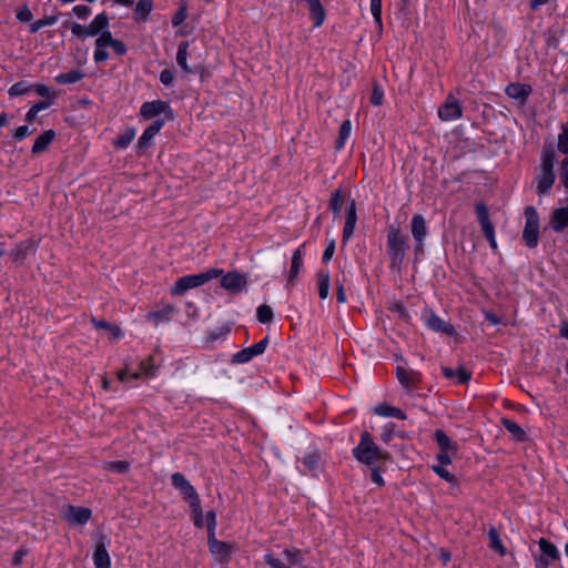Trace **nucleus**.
<instances>
[{
    "mask_svg": "<svg viewBox=\"0 0 568 568\" xmlns=\"http://www.w3.org/2000/svg\"><path fill=\"white\" fill-rule=\"evenodd\" d=\"M555 150L551 144L545 145L541 153V163L539 172L536 176L537 194H546L555 183L556 175L554 171L555 165Z\"/></svg>",
    "mask_w": 568,
    "mask_h": 568,
    "instance_id": "obj_1",
    "label": "nucleus"
},
{
    "mask_svg": "<svg viewBox=\"0 0 568 568\" xmlns=\"http://www.w3.org/2000/svg\"><path fill=\"white\" fill-rule=\"evenodd\" d=\"M407 241L408 236L398 226L389 225L387 227V253L392 268H400L408 250Z\"/></svg>",
    "mask_w": 568,
    "mask_h": 568,
    "instance_id": "obj_2",
    "label": "nucleus"
},
{
    "mask_svg": "<svg viewBox=\"0 0 568 568\" xmlns=\"http://www.w3.org/2000/svg\"><path fill=\"white\" fill-rule=\"evenodd\" d=\"M353 454L358 462L368 466L379 459H390V455L379 449V447L373 442L368 432H364L362 434L361 442L358 446L353 449Z\"/></svg>",
    "mask_w": 568,
    "mask_h": 568,
    "instance_id": "obj_3",
    "label": "nucleus"
},
{
    "mask_svg": "<svg viewBox=\"0 0 568 568\" xmlns=\"http://www.w3.org/2000/svg\"><path fill=\"white\" fill-rule=\"evenodd\" d=\"M222 274V270L211 268L204 273L180 277L175 282L174 286L171 287V294L183 295L186 291L199 287L206 282L221 276Z\"/></svg>",
    "mask_w": 568,
    "mask_h": 568,
    "instance_id": "obj_4",
    "label": "nucleus"
},
{
    "mask_svg": "<svg viewBox=\"0 0 568 568\" xmlns=\"http://www.w3.org/2000/svg\"><path fill=\"white\" fill-rule=\"evenodd\" d=\"M526 224L523 232V240L529 248H535L539 240V217L532 206L525 209Z\"/></svg>",
    "mask_w": 568,
    "mask_h": 568,
    "instance_id": "obj_5",
    "label": "nucleus"
},
{
    "mask_svg": "<svg viewBox=\"0 0 568 568\" xmlns=\"http://www.w3.org/2000/svg\"><path fill=\"white\" fill-rule=\"evenodd\" d=\"M172 485L180 490L183 495V499L193 505V503H200L199 494L195 488L189 483V480L181 473H174L171 477Z\"/></svg>",
    "mask_w": 568,
    "mask_h": 568,
    "instance_id": "obj_6",
    "label": "nucleus"
},
{
    "mask_svg": "<svg viewBox=\"0 0 568 568\" xmlns=\"http://www.w3.org/2000/svg\"><path fill=\"white\" fill-rule=\"evenodd\" d=\"M207 545L210 552L215 556L217 561L221 564L229 562L233 551L232 544L217 540L215 536H207Z\"/></svg>",
    "mask_w": 568,
    "mask_h": 568,
    "instance_id": "obj_7",
    "label": "nucleus"
},
{
    "mask_svg": "<svg viewBox=\"0 0 568 568\" xmlns=\"http://www.w3.org/2000/svg\"><path fill=\"white\" fill-rule=\"evenodd\" d=\"M268 344V337L266 336L261 342L241 349L240 352L235 353L232 357L233 364H244L250 362L254 356L261 355L265 352Z\"/></svg>",
    "mask_w": 568,
    "mask_h": 568,
    "instance_id": "obj_8",
    "label": "nucleus"
},
{
    "mask_svg": "<svg viewBox=\"0 0 568 568\" xmlns=\"http://www.w3.org/2000/svg\"><path fill=\"white\" fill-rule=\"evenodd\" d=\"M462 114L463 109L460 103L453 97V94H448L445 103L438 109V116L443 121H452L459 119Z\"/></svg>",
    "mask_w": 568,
    "mask_h": 568,
    "instance_id": "obj_9",
    "label": "nucleus"
},
{
    "mask_svg": "<svg viewBox=\"0 0 568 568\" xmlns=\"http://www.w3.org/2000/svg\"><path fill=\"white\" fill-rule=\"evenodd\" d=\"M396 377L400 385L407 390V393H412L414 389H416L422 381L420 374L418 372L407 371L403 366L396 367Z\"/></svg>",
    "mask_w": 568,
    "mask_h": 568,
    "instance_id": "obj_10",
    "label": "nucleus"
},
{
    "mask_svg": "<svg viewBox=\"0 0 568 568\" xmlns=\"http://www.w3.org/2000/svg\"><path fill=\"white\" fill-rule=\"evenodd\" d=\"M246 284V277L237 272H229L221 278V286L233 294L240 293Z\"/></svg>",
    "mask_w": 568,
    "mask_h": 568,
    "instance_id": "obj_11",
    "label": "nucleus"
},
{
    "mask_svg": "<svg viewBox=\"0 0 568 568\" xmlns=\"http://www.w3.org/2000/svg\"><path fill=\"white\" fill-rule=\"evenodd\" d=\"M506 94L516 101H518L519 105H525L528 97L532 92V88L526 83H510L505 89Z\"/></svg>",
    "mask_w": 568,
    "mask_h": 568,
    "instance_id": "obj_12",
    "label": "nucleus"
},
{
    "mask_svg": "<svg viewBox=\"0 0 568 568\" xmlns=\"http://www.w3.org/2000/svg\"><path fill=\"white\" fill-rule=\"evenodd\" d=\"M410 229L414 240L416 241V252L423 251V240L427 234L426 221L420 214L413 216Z\"/></svg>",
    "mask_w": 568,
    "mask_h": 568,
    "instance_id": "obj_13",
    "label": "nucleus"
},
{
    "mask_svg": "<svg viewBox=\"0 0 568 568\" xmlns=\"http://www.w3.org/2000/svg\"><path fill=\"white\" fill-rule=\"evenodd\" d=\"M538 545L542 552V555L539 558V561L544 566H548V565L559 560L560 555H559L557 547L552 542H550L548 539L540 538L538 540Z\"/></svg>",
    "mask_w": 568,
    "mask_h": 568,
    "instance_id": "obj_14",
    "label": "nucleus"
},
{
    "mask_svg": "<svg viewBox=\"0 0 568 568\" xmlns=\"http://www.w3.org/2000/svg\"><path fill=\"white\" fill-rule=\"evenodd\" d=\"M170 110V105L168 102L162 100H154L150 102H144L140 109V115L144 119H152L156 115L164 113Z\"/></svg>",
    "mask_w": 568,
    "mask_h": 568,
    "instance_id": "obj_15",
    "label": "nucleus"
},
{
    "mask_svg": "<svg viewBox=\"0 0 568 568\" xmlns=\"http://www.w3.org/2000/svg\"><path fill=\"white\" fill-rule=\"evenodd\" d=\"M92 516V511L87 507L68 506V513L65 519L73 525H84Z\"/></svg>",
    "mask_w": 568,
    "mask_h": 568,
    "instance_id": "obj_16",
    "label": "nucleus"
},
{
    "mask_svg": "<svg viewBox=\"0 0 568 568\" xmlns=\"http://www.w3.org/2000/svg\"><path fill=\"white\" fill-rule=\"evenodd\" d=\"M105 537L101 535L99 540L95 544V549L93 552V562L95 568H110L111 560L110 556L105 548Z\"/></svg>",
    "mask_w": 568,
    "mask_h": 568,
    "instance_id": "obj_17",
    "label": "nucleus"
},
{
    "mask_svg": "<svg viewBox=\"0 0 568 568\" xmlns=\"http://www.w3.org/2000/svg\"><path fill=\"white\" fill-rule=\"evenodd\" d=\"M115 3L131 7L133 4L132 0H115ZM153 8V1L152 0H139L134 12H135V19L136 20H143L145 21Z\"/></svg>",
    "mask_w": 568,
    "mask_h": 568,
    "instance_id": "obj_18",
    "label": "nucleus"
},
{
    "mask_svg": "<svg viewBox=\"0 0 568 568\" xmlns=\"http://www.w3.org/2000/svg\"><path fill=\"white\" fill-rule=\"evenodd\" d=\"M357 221L356 203L352 200L346 210L345 224L343 229V241H348L354 233L355 224Z\"/></svg>",
    "mask_w": 568,
    "mask_h": 568,
    "instance_id": "obj_19",
    "label": "nucleus"
},
{
    "mask_svg": "<svg viewBox=\"0 0 568 568\" xmlns=\"http://www.w3.org/2000/svg\"><path fill=\"white\" fill-rule=\"evenodd\" d=\"M165 121L163 119H158L153 121L140 136L136 146L139 149H145L150 145L151 140L160 132L163 128Z\"/></svg>",
    "mask_w": 568,
    "mask_h": 568,
    "instance_id": "obj_20",
    "label": "nucleus"
},
{
    "mask_svg": "<svg viewBox=\"0 0 568 568\" xmlns=\"http://www.w3.org/2000/svg\"><path fill=\"white\" fill-rule=\"evenodd\" d=\"M549 225L557 233L568 227V205L552 211Z\"/></svg>",
    "mask_w": 568,
    "mask_h": 568,
    "instance_id": "obj_21",
    "label": "nucleus"
},
{
    "mask_svg": "<svg viewBox=\"0 0 568 568\" xmlns=\"http://www.w3.org/2000/svg\"><path fill=\"white\" fill-rule=\"evenodd\" d=\"M34 250V243L31 240H27L18 243L11 251L10 256L14 263H22L27 255Z\"/></svg>",
    "mask_w": 568,
    "mask_h": 568,
    "instance_id": "obj_22",
    "label": "nucleus"
},
{
    "mask_svg": "<svg viewBox=\"0 0 568 568\" xmlns=\"http://www.w3.org/2000/svg\"><path fill=\"white\" fill-rule=\"evenodd\" d=\"M435 439L438 444L439 452H446L450 454L458 453V445L450 440V438L446 435V433L442 429H437L434 434Z\"/></svg>",
    "mask_w": 568,
    "mask_h": 568,
    "instance_id": "obj_23",
    "label": "nucleus"
},
{
    "mask_svg": "<svg viewBox=\"0 0 568 568\" xmlns=\"http://www.w3.org/2000/svg\"><path fill=\"white\" fill-rule=\"evenodd\" d=\"M109 27V18L105 12L98 14L89 26L85 27L87 36L93 37L101 33Z\"/></svg>",
    "mask_w": 568,
    "mask_h": 568,
    "instance_id": "obj_24",
    "label": "nucleus"
},
{
    "mask_svg": "<svg viewBox=\"0 0 568 568\" xmlns=\"http://www.w3.org/2000/svg\"><path fill=\"white\" fill-rule=\"evenodd\" d=\"M55 138V132L53 130H48V131H44L42 134H40L33 145H32V149H31V152L33 154H39L43 151H45L48 149V146L50 145V143L54 140Z\"/></svg>",
    "mask_w": 568,
    "mask_h": 568,
    "instance_id": "obj_25",
    "label": "nucleus"
},
{
    "mask_svg": "<svg viewBox=\"0 0 568 568\" xmlns=\"http://www.w3.org/2000/svg\"><path fill=\"white\" fill-rule=\"evenodd\" d=\"M374 413L379 416H392L398 419H406V414L397 407H394L387 403H382L374 408Z\"/></svg>",
    "mask_w": 568,
    "mask_h": 568,
    "instance_id": "obj_26",
    "label": "nucleus"
},
{
    "mask_svg": "<svg viewBox=\"0 0 568 568\" xmlns=\"http://www.w3.org/2000/svg\"><path fill=\"white\" fill-rule=\"evenodd\" d=\"M91 323L97 329L106 331L111 338H120L122 336L121 327L115 324H111L104 320H98L95 317L91 318Z\"/></svg>",
    "mask_w": 568,
    "mask_h": 568,
    "instance_id": "obj_27",
    "label": "nucleus"
},
{
    "mask_svg": "<svg viewBox=\"0 0 568 568\" xmlns=\"http://www.w3.org/2000/svg\"><path fill=\"white\" fill-rule=\"evenodd\" d=\"M308 3L310 12L314 19V26L321 27L325 20V11L320 0H306Z\"/></svg>",
    "mask_w": 568,
    "mask_h": 568,
    "instance_id": "obj_28",
    "label": "nucleus"
},
{
    "mask_svg": "<svg viewBox=\"0 0 568 568\" xmlns=\"http://www.w3.org/2000/svg\"><path fill=\"white\" fill-rule=\"evenodd\" d=\"M428 326L437 332H443L448 335L455 334V328L452 324L444 322L438 316L432 314L427 321Z\"/></svg>",
    "mask_w": 568,
    "mask_h": 568,
    "instance_id": "obj_29",
    "label": "nucleus"
},
{
    "mask_svg": "<svg viewBox=\"0 0 568 568\" xmlns=\"http://www.w3.org/2000/svg\"><path fill=\"white\" fill-rule=\"evenodd\" d=\"M501 424L510 433L513 439L516 442L526 440V433L517 423L507 418H503Z\"/></svg>",
    "mask_w": 568,
    "mask_h": 568,
    "instance_id": "obj_30",
    "label": "nucleus"
},
{
    "mask_svg": "<svg viewBox=\"0 0 568 568\" xmlns=\"http://www.w3.org/2000/svg\"><path fill=\"white\" fill-rule=\"evenodd\" d=\"M187 48H189L187 41H183L179 44L178 53H176V62L185 73H193L194 71L186 63Z\"/></svg>",
    "mask_w": 568,
    "mask_h": 568,
    "instance_id": "obj_31",
    "label": "nucleus"
},
{
    "mask_svg": "<svg viewBox=\"0 0 568 568\" xmlns=\"http://www.w3.org/2000/svg\"><path fill=\"white\" fill-rule=\"evenodd\" d=\"M302 265H303L302 251H301V248H297L293 253V256H292V264H291V270H290V274H288V282L290 283H294L295 278L298 275V272H300Z\"/></svg>",
    "mask_w": 568,
    "mask_h": 568,
    "instance_id": "obj_32",
    "label": "nucleus"
},
{
    "mask_svg": "<svg viewBox=\"0 0 568 568\" xmlns=\"http://www.w3.org/2000/svg\"><path fill=\"white\" fill-rule=\"evenodd\" d=\"M317 285L320 298L325 300L329 291V274L328 272L321 271L317 273Z\"/></svg>",
    "mask_w": 568,
    "mask_h": 568,
    "instance_id": "obj_33",
    "label": "nucleus"
},
{
    "mask_svg": "<svg viewBox=\"0 0 568 568\" xmlns=\"http://www.w3.org/2000/svg\"><path fill=\"white\" fill-rule=\"evenodd\" d=\"M130 463L126 460L104 462L103 469L118 474H126L130 470Z\"/></svg>",
    "mask_w": 568,
    "mask_h": 568,
    "instance_id": "obj_34",
    "label": "nucleus"
},
{
    "mask_svg": "<svg viewBox=\"0 0 568 568\" xmlns=\"http://www.w3.org/2000/svg\"><path fill=\"white\" fill-rule=\"evenodd\" d=\"M84 74L79 70H72L70 72L61 73L55 78L59 84H72L80 81Z\"/></svg>",
    "mask_w": 568,
    "mask_h": 568,
    "instance_id": "obj_35",
    "label": "nucleus"
},
{
    "mask_svg": "<svg viewBox=\"0 0 568 568\" xmlns=\"http://www.w3.org/2000/svg\"><path fill=\"white\" fill-rule=\"evenodd\" d=\"M561 132L558 135L557 149L560 153L568 156V121L560 126Z\"/></svg>",
    "mask_w": 568,
    "mask_h": 568,
    "instance_id": "obj_36",
    "label": "nucleus"
},
{
    "mask_svg": "<svg viewBox=\"0 0 568 568\" xmlns=\"http://www.w3.org/2000/svg\"><path fill=\"white\" fill-rule=\"evenodd\" d=\"M352 130V123L349 120L343 121L338 132V139L336 140L335 149L339 150L344 146L346 139L349 136Z\"/></svg>",
    "mask_w": 568,
    "mask_h": 568,
    "instance_id": "obj_37",
    "label": "nucleus"
},
{
    "mask_svg": "<svg viewBox=\"0 0 568 568\" xmlns=\"http://www.w3.org/2000/svg\"><path fill=\"white\" fill-rule=\"evenodd\" d=\"M134 136H135V130L133 128L126 129L114 141V146L118 149H125L132 142Z\"/></svg>",
    "mask_w": 568,
    "mask_h": 568,
    "instance_id": "obj_38",
    "label": "nucleus"
},
{
    "mask_svg": "<svg viewBox=\"0 0 568 568\" xmlns=\"http://www.w3.org/2000/svg\"><path fill=\"white\" fill-rule=\"evenodd\" d=\"M488 537L490 540V548L498 551L500 556L506 555V548L503 546L499 535L495 528H490L488 531Z\"/></svg>",
    "mask_w": 568,
    "mask_h": 568,
    "instance_id": "obj_39",
    "label": "nucleus"
},
{
    "mask_svg": "<svg viewBox=\"0 0 568 568\" xmlns=\"http://www.w3.org/2000/svg\"><path fill=\"white\" fill-rule=\"evenodd\" d=\"M344 202V195L342 190H336L329 200V207L335 215H339L342 211V205Z\"/></svg>",
    "mask_w": 568,
    "mask_h": 568,
    "instance_id": "obj_40",
    "label": "nucleus"
},
{
    "mask_svg": "<svg viewBox=\"0 0 568 568\" xmlns=\"http://www.w3.org/2000/svg\"><path fill=\"white\" fill-rule=\"evenodd\" d=\"M283 554L285 555L287 561L292 566H300V565H302V562L304 560L302 551L297 548H292V549L287 548L283 551Z\"/></svg>",
    "mask_w": 568,
    "mask_h": 568,
    "instance_id": "obj_41",
    "label": "nucleus"
},
{
    "mask_svg": "<svg viewBox=\"0 0 568 568\" xmlns=\"http://www.w3.org/2000/svg\"><path fill=\"white\" fill-rule=\"evenodd\" d=\"M190 507H191V511H192V519H193L194 526L196 528H202L204 525V520H203V511H202V507H201V501L193 503V505H191Z\"/></svg>",
    "mask_w": 568,
    "mask_h": 568,
    "instance_id": "obj_42",
    "label": "nucleus"
},
{
    "mask_svg": "<svg viewBox=\"0 0 568 568\" xmlns=\"http://www.w3.org/2000/svg\"><path fill=\"white\" fill-rule=\"evenodd\" d=\"M57 21H58V17H57V16H51V17H45V18H43V19H39V20L34 21L33 23H31V26H30V32H31V33H36V32H38L41 28L47 27V26H52V24H54Z\"/></svg>",
    "mask_w": 568,
    "mask_h": 568,
    "instance_id": "obj_43",
    "label": "nucleus"
},
{
    "mask_svg": "<svg viewBox=\"0 0 568 568\" xmlns=\"http://www.w3.org/2000/svg\"><path fill=\"white\" fill-rule=\"evenodd\" d=\"M175 308L173 305H165L161 310L153 312L150 316L154 317L158 321H170V316L174 313Z\"/></svg>",
    "mask_w": 568,
    "mask_h": 568,
    "instance_id": "obj_44",
    "label": "nucleus"
},
{
    "mask_svg": "<svg viewBox=\"0 0 568 568\" xmlns=\"http://www.w3.org/2000/svg\"><path fill=\"white\" fill-rule=\"evenodd\" d=\"M257 318L261 323H270L273 320V311L268 305L257 307Z\"/></svg>",
    "mask_w": 568,
    "mask_h": 568,
    "instance_id": "obj_45",
    "label": "nucleus"
},
{
    "mask_svg": "<svg viewBox=\"0 0 568 568\" xmlns=\"http://www.w3.org/2000/svg\"><path fill=\"white\" fill-rule=\"evenodd\" d=\"M371 11L378 28L382 29V0H371Z\"/></svg>",
    "mask_w": 568,
    "mask_h": 568,
    "instance_id": "obj_46",
    "label": "nucleus"
},
{
    "mask_svg": "<svg viewBox=\"0 0 568 568\" xmlns=\"http://www.w3.org/2000/svg\"><path fill=\"white\" fill-rule=\"evenodd\" d=\"M383 101H384V92L383 90L378 87L377 83H374L373 84V90H372V94H371V103L375 106H379L383 104Z\"/></svg>",
    "mask_w": 568,
    "mask_h": 568,
    "instance_id": "obj_47",
    "label": "nucleus"
},
{
    "mask_svg": "<svg viewBox=\"0 0 568 568\" xmlns=\"http://www.w3.org/2000/svg\"><path fill=\"white\" fill-rule=\"evenodd\" d=\"M205 521L207 528V536H215L216 514L214 510H210L206 513Z\"/></svg>",
    "mask_w": 568,
    "mask_h": 568,
    "instance_id": "obj_48",
    "label": "nucleus"
},
{
    "mask_svg": "<svg viewBox=\"0 0 568 568\" xmlns=\"http://www.w3.org/2000/svg\"><path fill=\"white\" fill-rule=\"evenodd\" d=\"M30 89H31V87H28L26 82L20 81V82L14 83L9 89V94L11 97H19V95L26 94Z\"/></svg>",
    "mask_w": 568,
    "mask_h": 568,
    "instance_id": "obj_49",
    "label": "nucleus"
},
{
    "mask_svg": "<svg viewBox=\"0 0 568 568\" xmlns=\"http://www.w3.org/2000/svg\"><path fill=\"white\" fill-rule=\"evenodd\" d=\"M433 470L440 477L443 478L444 480L450 483V484H454L456 483V477L449 473L445 466H433Z\"/></svg>",
    "mask_w": 568,
    "mask_h": 568,
    "instance_id": "obj_50",
    "label": "nucleus"
},
{
    "mask_svg": "<svg viewBox=\"0 0 568 568\" xmlns=\"http://www.w3.org/2000/svg\"><path fill=\"white\" fill-rule=\"evenodd\" d=\"M113 38L110 31H105V29L101 32L100 37L95 40L97 48H104L106 45H111L113 42Z\"/></svg>",
    "mask_w": 568,
    "mask_h": 568,
    "instance_id": "obj_51",
    "label": "nucleus"
},
{
    "mask_svg": "<svg viewBox=\"0 0 568 568\" xmlns=\"http://www.w3.org/2000/svg\"><path fill=\"white\" fill-rule=\"evenodd\" d=\"M186 16H187L186 7L181 6L180 9L172 17L173 27H179L180 24H182L184 22V20L186 19Z\"/></svg>",
    "mask_w": 568,
    "mask_h": 568,
    "instance_id": "obj_52",
    "label": "nucleus"
},
{
    "mask_svg": "<svg viewBox=\"0 0 568 568\" xmlns=\"http://www.w3.org/2000/svg\"><path fill=\"white\" fill-rule=\"evenodd\" d=\"M476 213H477L479 223L490 221L488 207L484 203H478L476 205Z\"/></svg>",
    "mask_w": 568,
    "mask_h": 568,
    "instance_id": "obj_53",
    "label": "nucleus"
},
{
    "mask_svg": "<svg viewBox=\"0 0 568 568\" xmlns=\"http://www.w3.org/2000/svg\"><path fill=\"white\" fill-rule=\"evenodd\" d=\"M390 311L398 314L403 321H408V313L402 302H396L390 306Z\"/></svg>",
    "mask_w": 568,
    "mask_h": 568,
    "instance_id": "obj_54",
    "label": "nucleus"
},
{
    "mask_svg": "<svg viewBox=\"0 0 568 568\" xmlns=\"http://www.w3.org/2000/svg\"><path fill=\"white\" fill-rule=\"evenodd\" d=\"M457 454H450V453H446V452H438L437 454V460L439 462V465L438 466H448L452 464V459L456 456Z\"/></svg>",
    "mask_w": 568,
    "mask_h": 568,
    "instance_id": "obj_55",
    "label": "nucleus"
},
{
    "mask_svg": "<svg viewBox=\"0 0 568 568\" xmlns=\"http://www.w3.org/2000/svg\"><path fill=\"white\" fill-rule=\"evenodd\" d=\"M17 19L21 22H29L32 19V12L27 6H23L18 10Z\"/></svg>",
    "mask_w": 568,
    "mask_h": 568,
    "instance_id": "obj_56",
    "label": "nucleus"
},
{
    "mask_svg": "<svg viewBox=\"0 0 568 568\" xmlns=\"http://www.w3.org/2000/svg\"><path fill=\"white\" fill-rule=\"evenodd\" d=\"M73 12L79 19H87L91 14V9L88 6L80 4L73 8Z\"/></svg>",
    "mask_w": 568,
    "mask_h": 568,
    "instance_id": "obj_57",
    "label": "nucleus"
},
{
    "mask_svg": "<svg viewBox=\"0 0 568 568\" xmlns=\"http://www.w3.org/2000/svg\"><path fill=\"white\" fill-rule=\"evenodd\" d=\"M455 376L458 377L460 384H466L469 382L471 374L464 366H459Z\"/></svg>",
    "mask_w": 568,
    "mask_h": 568,
    "instance_id": "obj_58",
    "label": "nucleus"
},
{
    "mask_svg": "<svg viewBox=\"0 0 568 568\" xmlns=\"http://www.w3.org/2000/svg\"><path fill=\"white\" fill-rule=\"evenodd\" d=\"M560 179L566 189H568V156L561 162Z\"/></svg>",
    "mask_w": 568,
    "mask_h": 568,
    "instance_id": "obj_59",
    "label": "nucleus"
},
{
    "mask_svg": "<svg viewBox=\"0 0 568 568\" xmlns=\"http://www.w3.org/2000/svg\"><path fill=\"white\" fill-rule=\"evenodd\" d=\"M318 455L311 454L304 458L303 463L310 470H314L318 464Z\"/></svg>",
    "mask_w": 568,
    "mask_h": 568,
    "instance_id": "obj_60",
    "label": "nucleus"
},
{
    "mask_svg": "<svg viewBox=\"0 0 568 568\" xmlns=\"http://www.w3.org/2000/svg\"><path fill=\"white\" fill-rule=\"evenodd\" d=\"M152 369H153V357L152 356L148 357L146 361L141 362L140 371L144 375L151 376L152 375V372H151Z\"/></svg>",
    "mask_w": 568,
    "mask_h": 568,
    "instance_id": "obj_61",
    "label": "nucleus"
},
{
    "mask_svg": "<svg viewBox=\"0 0 568 568\" xmlns=\"http://www.w3.org/2000/svg\"><path fill=\"white\" fill-rule=\"evenodd\" d=\"M110 47L118 55H124L126 53V45L121 40L114 39Z\"/></svg>",
    "mask_w": 568,
    "mask_h": 568,
    "instance_id": "obj_62",
    "label": "nucleus"
},
{
    "mask_svg": "<svg viewBox=\"0 0 568 568\" xmlns=\"http://www.w3.org/2000/svg\"><path fill=\"white\" fill-rule=\"evenodd\" d=\"M334 251H335V241H334V240H332V241L327 244V246H326V248H325V251H324V253H323V262H324V263H327V262H329V261L332 260V257H333V255H334Z\"/></svg>",
    "mask_w": 568,
    "mask_h": 568,
    "instance_id": "obj_63",
    "label": "nucleus"
},
{
    "mask_svg": "<svg viewBox=\"0 0 568 568\" xmlns=\"http://www.w3.org/2000/svg\"><path fill=\"white\" fill-rule=\"evenodd\" d=\"M30 134H31V131H30L29 126L28 125H21L18 129H16V131L13 133V138L16 140H22V139H24L26 136H28Z\"/></svg>",
    "mask_w": 568,
    "mask_h": 568,
    "instance_id": "obj_64",
    "label": "nucleus"
}]
</instances>
